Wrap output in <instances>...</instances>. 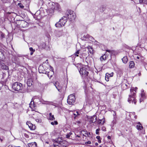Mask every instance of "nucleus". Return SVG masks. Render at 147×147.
Here are the masks:
<instances>
[{"instance_id": "16", "label": "nucleus", "mask_w": 147, "mask_h": 147, "mask_svg": "<svg viewBox=\"0 0 147 147\" xmlns=\"http://www.w3.org/2000/svg\"><path fill=\"white\" fill-rule=\"evenodd\" d=\"M107 54H106V53L105 54H104L102 56L100 57V60L101 61H105L107 57Z\"/></svg>"}, {"instance_id": "40", "label": "nucleus", "mask_w": 147, "mask_h": 147, "mask_svg": "<svg viewBox=\"0 0 147 147\" xmlns=\"http://www.w3.org/2000/svg\"><path fill=\"white\" fill-rule=\"evenodd\" d=\"M101 130L104 131H106V128L105 127L103 126L101 128Z\"/></svg>"}, {"instance_id": "3", "label": "nucleus", "mask_w": 147, "mask_h": 147, "mask_svg": "<svg viewBox=\"0 0 147 147\" xmlns=\"http://www.w3.org/2000/svg\"><path fill=\"white\" fill-rule=\"evenodd\" d=\"M54 10L60 11L61 8L60 6L58 3H53L52 4V7L50 9V12L51 13H53Z\"/></svg>"}, {"instance_id": "24", "label": "nucleus", "mask_w": 147, "mask_h": 147, "mask_svg": "<svg viewBox=\"0 0 147 147\" xmlns=\"http://www.w3.org/2000/svg\"><path fill=\"white\" fill-rule=\"evenodd\" d=\"M129 67L130 68H133L134 66V63L133 61H130L129 63Z\"/></svg>"}, {"instance_id": "47", "label": "nucleus", "mask_w": 147, "mask_h": 147, "mask_svg": "<svg viewBox=\"0 0 147 147\" xmlns=\"http://www.w3.org/2000/svg\"><path fill=\"white\" fill-rule=\"evenodd\" d=\"M20 7L21 8H23L24 7V6L22 5H20Z\"/></svg>"}, {"instance_id": "11", "label": "nucleus", "mask_w": 147, "mask_h": 147, "mask_svg": "<svg viewBox=\"0 0 147 147\" xmlns=\"http://www.w3.org/2000/svg\"><path fill=\"white\" fill-rule=\"evenodd\" d=\"M56 141L58 144H60L63 146H66L64 144L66 142V141H63L61 138L60 137L58 138Z\"/></svg>"}, {"instance_id": "19", "label": "nucleus", "mask_w": 147, "mask_h": 147, "mask_svg": "<svg viewBox=\"0 0 147 147\" xmlns=\"http://www.w3.org/2000/svg\"><path fill=\"white\" fill-rule=\"evenodd\" d=\"M34 100H33L32 99V101H31L30 103V107L32 108H34L35 107V105L34 104V102L33 101Z\"/></svg>"}, {"instance_id": "34", "label": "nucleus", "mask_w": 147, "mask_h": 147, "mask_svg": "<svg viewBox=\"0 0 147 147\" xmlns=\"http://www.w3.org/2000/svg\"><path fill=\"white\" fill-rule=\"evenodd\" d=\"M58 143H57V142L55 141L53 143V145L54 147H55L56 146L58 145Z\"/></svg>"}, {"instance_id": "32", "label": "nucleus", "mask_w": 147, "mask_h": 147, "mask_svg": "<svg viewBox=\"0 0 147 147\" xmlns=\"http://www.w3.org/2000/svg\"><path fill=\"white\" fill-rule=\"evenodd\" d=\"M109 76H106V74L105 75V79L107 81H109Z\"/></svg>"}, {"instance_id": "43", "label": "nucleus", "mask_w": 147, "mask_h": 147, "mask_svg": "<svg viewBox=\"0 0 147 147\" xmlns=\"http://www.w3.org/2000/svg\"><path fill=\"white\" fill-rule=\"evenodd\" d=\"M30 50L31 51L34 52L35 50L34 49H33L32 47H30L29 48Z\"/></svg>"}, {"instance_id": "49", "label": "nucleus", "mask_w": 147, "mask_h": 147, "mask_svg": "<svg viewBox=\"0 0 147 147\" xmlns=\"http://www.w3.org/2000/svg\"><path fill=\"white\" fill-rule=\"evenodd\" d=\"M69 135L68 134H67V135H66V137L67 138H69Z\"/></svg>"}, {"instance_id": "23", "label": "nucleus", "mask_w": 147, "mask_h": 147, "mask_svg": "<svg viewBox=\"0 0 147 147\" xmlns=\"http://www.w3.org/2000/svg\"><path fill=\"white\" fill-rule=\"evenodd\" d=\"M32 82L31 80H28L27 82V85L29 87L31 86L32 85Z\"/></svg>"}, {"instance_id": "37", "label": "nucleus", "mask_w": 147, "mask_h": 147, "mask_svg": "<svg viewBox=\"0 0 147 147\" xmlns=\"http://www.w3.org/2000/svg\"><path fill=\"white\" fill-rule=\"evenodd\" d=\"M66 21L67 20V18L65 16L63 17L61 19V20H62L61 22H63V21L66 19Z\"/></svg>"}, {"instance_id": "13", "label": "nucleus", "mask_w": 147, "mask_h": 147, "mask_svg": "<svg viewBox=\"0 0 147 147\" xmlns=\"http://www.w3.org/2000/svg\"><path fill=\"white\" fill-rule=\"evenodd\" d=\"M80 134H82L83 136L87 137H88V134L87 131L82 130L80 132Z\"/></svg>"}, {"instance_id": "26", "label": "nucleus", "mask_w": 147, "mask_h": 147, "mask_svg": "<svg viewBox=\"0 0 147 147\" xmlns=\"http://www.w3.org/2000/svg\"><path fill=\"white\" fill-rule=\"evenodd\" d=\"M113 72H112L111 74H109L108 73H106V76H109V77H112L113 76Z\"/></svg>"}, {"instance_id": "15", "label": "nucleus", "mask_w": 147, "mask_h": 147, "mask_svg": "<svg viewBox=\"0 0 147 147\" xmlns=\"http://www.w3.org/2000/svg\"><path fill=\"white\" fill-rule=\"evenodd\" d=\"M29 147H37V143L35 142H32L28 144Z\"/></svg>"}, {"instance_id": "54", "label": "nucleus", "mask_w": 147, "mask_h": 147, "mask_svg": "<svg viewBox=\"0 0 147 147\" xmlns=\"http://www.w3.org/2000/svg\"><path fill=\"white\" fill-rule=\"evenodd\" d=\"M101 142V141L100 140H99L98 141V142L100 143Z\"/></svg>"}, {"instance_id": "50", "label": "nucleus", "mask_w": 147, "mask_h": 147, "mask_svg": "<svg viewBox=\"0 0 147 147\" xmlns=\"http://www.w3.org/2000/svg\"><path fill=\"white\" fill-rule=\"evenodd\" d=\"M33 52V51H31L30 53V55H32L33 54V52Z\"/></svg>"}, {"instance_id": "21", "label": "nucleus", "mask_w": 147, "mask_h": 147, "mask_svg": "<svg viewBox=\"0 0 147 147\" xmlns=\"http://www.w3.org/2000/svg\"><path fill=\"white\" fill-rule=\"evenodd\" d=\"M122 60L123 62L124 63H127L128 59L127 56L124 57L122 59Z\"/></svg>"}, {"instance_id": "55", "label": "nucleus", "mask_w": 147, "mask_h": 147, "mask_svg": "<svg viewBox=\"0 0 147 147\" xmlns=\"http://www.w3.org/2000/svg\"><path fill=\"white\" fill-rule=\"evenodd\" d=\"M98 144L97 143H96V145H98Z\"/></svg>"}, {"instance_id": "9", "label": "nucleus", "mask_w": 147, "mask_h": 147, "mask_svg": "<svg viewBox=\"0 0 147 147\" xmlns=\"http://www.w3.org/2000/svg\"><path fill=\"white\" fill-rule=\"evenodd\" d=\"M26 124L28 125L29 128L31 130H34L36 128L35 125H33L30 121H27L26 122Z\"/></svg>"}, {"instance_id": "31", "label": "nucleus", "mask_w": 147, "mask_h": 147, "mask_svg": "<svg viewBox=\"0 0 147 147\" xmlns=\"http://www.w3.org/2000/svg\"><path fill=\"white\" fill-rule=\"evenodd\" d=\"M100 129L99 128L97 129L96 130V133L97 135H98L99 134V131H100Z\"/></svg>"}, {"instance_id": "18", "label": "nucleus", "mask_w": 147, "mask_h": 147, "mask_svg": "<svg viewBox=\"0 0 147 147\" xmlns=\"http://www.w3.org/2000/svg\"><path fill=\"white\" fill-rule=\"evenodd\" d=\"M136 128L138 130H141L142 129L143 127L142 126L140 122H139L136 125Z\"/></svg>"}, {"instance_id": "39", "label": "nucleus", "mask_w": 147, "mask_h": 147, "mask_svg": "<svg viewBox=\"0 0 147 147\" xmlns=\"http://www.w3.org/2000/svg\"><path fill=\"white\" fill-rule=\"evenodd\" d=\"M0 34H1V37L2 38H4L5 37V34H4L2 33V32H1L0 33Z\"/></svg>"}, {"instance_id": "42", "label": "nucleus", "mask_w": 147, "mask_h": 147, "mask_svg": "<svg viewBox=\"0 0 147 147\" xmlns=\"http://www.w3.org/2000/svg\"><path fill=\"white\" fill-rule=\"evenodd\" d=\"M101 121H102V125H103L105 122V119L104 118L101 119Z\"/></svg>"}, {"instance_id": "27", "label": "nucleus", "mask_w": 147, "mask_h": 147, "mask_svg": "<svg viewBox=\"0 0 147 147\" xmlns=\"http://www.w3.org/2000/svg\"><path fill=\"white\" fill-rule=\"evenodd\" d=\"M51 124L53 125H57L58 124V122L56 121H55L54 122H51Z\"/></svg>"}, {"instance_id": "30", "label": "nucleus", "mask_w": 147, "mask_h": 147, "mask_svg": "<svg viewBox=\"0 0 147 147\" xmlns=\"http://www.w3.org/2000/svg\"><path fill=\"white\" fill-rule=\"evenodd\" d=\"M50 102H49L48 101H45L43 100V103L44 104H50Z\"/></svg>"}, {"instance_id": "38", "label": "nucleus", "mask_w": 147, "mask_h": 147, "mask_svg": "<svg viewBox=\"0 0 147 147\" xmlns=\"http://www.w3.org/2000/svg\"><path fill=\"white\" fill-rule=\"evenodd\" d=\"M79 54V51H78L74 54L76 56H78V54Z\"/></svg>"}, {"instance_id": "25", "label": "nucleus", "mask_w": 147, "mask_h": 147, "mask_svg": "<svg viewBox=\"0 0 147 147\" xmlns=\"http://www.w3.org/2000/svg\"><path fill=\"white\" fill-rule=\"evenodd\" d=\"M53 72L51 71V72H48L47 73V76L49 78H51L52 76V74Z\"/></svg>"}, {"instance_id": "14", "label": "nucleus", "mask_w": 147, "mask_h": 147, "mask_svg": "<svg viewBox=\"0 0 147 147\" xmlns=\"http://www.w3.org/2000/svg\"><path fill=\"white\" fill-rule=\"evenodd\" d=\"M39 72L40 73H45V70L43 69V66H40L38 68Z\"/></svg>"}, {"instance_id": "36", "label": "nucleus", "mask_w": 147, "mask_h": 147, "mask_svg": "<svg viewBox=\"0 0 147 147\" xmlns=\"http://www.w3.org/2000/svg\"><path fill=\"white\" fill-rule=\"evenodd\" d=\"M35 120L36 121V122L38 123H41L42 121L40 119H36Z\"/></svg>"}, {"instance_id": "17", "label": "nucleus", "mask_w": 147, "mask_h": 147, "mask_svg": "<svg viewBox=\"0 0 147 147\" xmlns=\"http://www.w3.org/2000/svg\"><path fill=\"white\" fill-rule=\"evenodd\" d=\"M86 48L88 50L89 53L91 54H93L94 53V50L92 48L90 47H88Z\"/></svg>"}, {"instance_id": "46", "label": "nucleus", "mask_w": 147, "mask_h": 147, "mask_svg": "<svg viewBox=\"0 0 147 147\" xmlns=\"http://www.w3.org/2000/svg\"><path fill=\"white\" fill-rule=\"evenodd\" d=\"M96 138L97 139L99 140L100 139V137L99 136H97L96 137Z\"/></svg>"}, {"instance_id": "57", "label": "nucleus", "mask_w": 147, "mask_h": 147, "mask_svg": "<svg viewBox=\"0 0 147 147\" xmlns=\"http://www.w3.org/2000/svg\"><path fill=\"white\" fill-rule=\"evenodd\" d=\"M135 117L136 118V117L135 116Z\"/></svg>"}, {"instance_id": "2", "label": "nucleus", "mask_w": 147, "mask_h": 147, "mask_svg": "<svg viewBox=\"0 0 147 147\" xmlns=\"http://www.w3.org/2000/svg\"><path fill=\"white\" fill-rule=\"evenodd\" d=\"M79 72L83 77L85 78L88 76L89 73L88 69V66L83 65L80 68Z\"/></svg>"}, {"instance_id": "44", "label": "nucleus", "mask_w": 147, "mask_h": 147, "mask_svg": "<svg viewBox=\"0 0 147 147\" xmlns=\"http://www.w3.org/2000/svg\"><path fill=\"white\" fill-rule=\"evenodd\" d=\"M3 68L5 69H8V67L7 66L5 65Z\"/></svg>"}, {"instance_id": "10", "label": "nucleus", "mask_w": 147, "mask_h": 147, "mask_svg": "<svg viewBox=\"0 0 147 147\" xmlns=\"http://www.w3.org/2000/svg\"><path fill=\"white\" fill-rule=\"evenodd\" d=\"M141 98L140 99V103L146 98L145 93L144 92L143 89H142L141 90Z\"/></svg>"}, {"instance_id": "52", "label": "nucleus", "mask_w": 147, "mask_h": 147, "mask_svg": "<svg viewBox=\"0 0 147 147\" xmlns=\"http://www.w3.org/2000/svg\"><path fill=\"white\" fill-rule=\"evenodd\" d=\"M7 147H13L11 145H9Z\"/></svg>"}, {"instance_id": "22", "label": "nucleus", "mask_w": 147, "mask_h": 147, "mask_svg": "<svg viewBox=\"0 0 147 147\" xmlns=\"http://www.w3.org/2000/svg\"><path fill=\"white\" fill-rule=\"evenodd\" d=\"M4 58V55L1 49L0 48V60H2Z\"/></svg>"}, {"instance_id": "53", "label": "nucleus", "mask_w": 147, "mask_h": 147, "mask_svg": "<svg viewBox=\"0 0 147 147\" xmlns=\"http://www.w3.org/2000/svg\"><path fill=\"white\" fill-rule=\"evenodd\" d=\"M137 58L138 59H140V57L138 56H137Z\"/></svg>"}, {"instance_id": "20", "label": "nucleus", "mask_w": 147, "mask_h": 147, "mask_svg": "<svg viewBox=\"0 0 147 147\" xmlns=\"http://www.w3.org/2000/svg\"><path fill=\"white\" fill-rule=\"evenodd\" d=\"M49 119L51 120H54L55 119V118L54 117V116L53 115H52L51 113H49Z\"/></svg>"}, {"instance_id": "56", "label": "nucleus", "mask_w": 147, "mask_h": 147, "mask_svg": "<svg viewBox=\"0 0 147 147\" xmlns=\"http://www.w3.org/2000/svg\"><path fill=\"white\" fill-rule=\"evenodd\" d=\"M99 147H102L101 146H100Z\"/></svg>"}, {"instance_id": "51", "label": "nucleus", "mask_w": 147, "mask_h": 147, "mask_svg": "<svg viewBox=\"0 0 147 147\" xmlns=\"http://www.w3.org/2000/svg\"><path fill=\"white\" fill-rule=\"evenodd\" d=\"M76 137H79V138H80V136H79L78 135H76Z\"/></svg>"}, {"instance_id": "1", "label": "nucleus", "mask_w": 147, "mask_h": 147, "mask_svg": "<svg viewBox=\"0 0 147 147\" xmlns=\"http://www.w3.org/2000/svg\"><path fill=\"white\" fill-rule=\"evenodd\" d=\"M138 89L137 87H132L130 89V93L129 95V97L128 99V101L129 103L134 102V104H136V94Z\"/></svg>"}, {"instance_id": "48", "label": "nucleus", "mask_w": 147, "mask_h": 147, "mask_svg": "<svg viewBox=\"0 0 147 147\" xmlns=\"http://www.w3.org/2000/svg\"><path fill=\"white\" fill-rule=\"evenodd\" d=\"M107 138L108 139H111V137L110 136H107Z\"/></svg>"}, {"instance_id": "41", "label": "nucleus", "mask_w": 147, "mask_h": 147, "mask_svg": "<svg viewBox=\"0 0 147 147\" xmlns=\"http://www.w3.org/2000/svg\"><path fill=\"white\" fill-rule=\"evenodd\" d=\"M145 0H139V3L140 4L145 2Z\"/></svg>"}, {"instance_id": "35", "label": "nucleus", "mask_w": 147, "mask_h": 147, "mask_svg": "<svg viewBox=\"0 0 147 147\" xmlns=\"http://www.w3.org/2000/svg\"><path fill=\"white\" fill-rule=\"evenodd\" d=\"M102 121L101 119H98V124L99 125H102Z\"/></svg>"}, {"instance_id": "6", "label": "nucleus", "mask_w": 147, "mask_h": 147, "mask_svg": "<svg viewBox=\"0 0 147 147\" xmlns=\"http://www.w3.org/2000/svg\"><path fill=\"white\" fill-rule=\"evenodd\" d=\"M54 85L59 92H62L64 91V89L59 82H56L54 84Z\"/></svg>"}, {"instance_id": "4", "label": "nucleus", "mask_w": 147, "mask_h": 147, "mask_svg": "<svg viewBox=\"0 0 147 147\" xmlns=\"http://www.w3.org/2000/svg\"><path fill=\"white\" fill-rule=\"evenodd\" d=\"M12 88L14 90L18 91L22 89V84L19 83L15 82L13 84Z\"/></svg>"}, {"instance_id": "33", "label": "nucleus", "mask_w": 147, "mask_h": 147, "mask_svg": "<svg viewBox=\"0 0 147 147\" xmlns=\"http://www.w3.org/2000/svg\"><path fill=\"white\" fill-rule=\"evenodd\" d=\"M86 38H88L89 39L92 40V39L93 38L92 37L90 36L89 35H86Z\"/></svg>"}, {"instance_id": "12", "label": "nucleus", "mask_w": 147, "mask_h": 147, "mask_svg": "<svg viewBox=\"0 0 147 147\" xmlns=\"http://www.w3.org/2000/svg\"><path fill=\"white\" fill-rule=\"evenodd\" d=\"M97 120V117L96 115H93L91 117L90 121V123H94Z\"/></svg>"}, {"instance_id": "29", "label": "nucleus", "mask_w": 147, "mask_h": 147, "mask_svg": "<svg viewBox=\"0 0 147 147\" xmlns=\"http://www.w3.org/2000/svg\"><path fill=\"white\" fill-rule=\"evenodd\" d=\"M73 115L75 117L77 116L78 115H79L80 114L78 113V112L76 111V113H74Z\"/></svg>"}, {"instance_id": "7", "label": "nucleus", "mask_w": 147, "mask_h": 147, "mask_svg": "<svg viewBox=\"0 0 147 147\" xmlns=\"http://www.w3.org/2000/svg\"><path fill=\"white\" fill-rule=\"evenodd\" d=\"M62 20H60L59 22L58 23H57L55 24V26L57 27H60L62 26H63L66 22V19L63 21V22H61Z\"/></svg>"}, {"instance_id": "45", "label": "nucleus", "mask_w": 147, "mask_h": 147, "mask_svg": "<svg viewBox=\"0 0 147 147\" xmlns=\"http://www.w3.org/2000/svg\"><path fill=\"white\" fill-rule=\"evenodd\" d=\"M85 144H91V142L90 141H88L86 142L85 143Z\"/></svg>"}, {"instance_id": "58", "label": "nucleus", "mask_w": 147, "mask_h": 147, "mask_svg": "<svg viewBox=\"0 0 147 147\" xmlns=\"http://www.w3.org/2000/svg\"><path fill=\"white\" fill-rule=\"evenodd\" d=\"M115 113V112L114 111H113Z\"/></svg>"}, {"instance_id": "8", "label": "nucleus", "mask_w": 147, "mask_h": 147, "mask_svg": "<svg viewBox=\"0 0 147 147\" xmlns=\"http://www.w3.org/2000/svg\"><path fill=\"white\" fill-rule=\"evenodd\" d=\"M69 13L68 14L67 17L68 18L73 20L75 19L76 16L75 13L73 11H70Z\"/></svg>"}, {"instance_id": "5", "label": "nucleus", "mask_w": 147, "mask_h": 147, "mask_svg": "<svg viewBox=\"0 0 147 147\" xmlns=\"http://www.w3.org/2000/svg\"><path fill=\"white\" fill-rule=\"evenodd\" d=\"M75 96L73 94H71L68 97L67 100L68 103L70 105H73L75 102Z\"/></svg>"}, {"instance_id": "28", "label": "nucleus", "mask_w": 147, "mask_h": 147, "mask_svg": "<svg viewBox=\"0 0 147 147\" xmlns=\"http://www.w3.org/2000/svg\"><path fill=\"white\" fill-rule=\"evenodd\" d=\"M106 52L109 53L111 55L113 53V51L109 50H106Z\"/></svg>"}]
</instances>
